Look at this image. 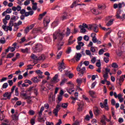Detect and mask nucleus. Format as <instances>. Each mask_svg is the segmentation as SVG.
<instances>
[{
    "instance_id": "48",
    "label": "nucleus",
    "mask_w": 125,
    "mask_h": 125,
    "mask_svg": "<svg viewBox=\"0 0 125 125\" xmlns=\"http://www.w3.org/2000/svg\"><path fill=\"white\" fill-rule=\"evenodd\" d=\"M28 48H26L25 49H21V52H23V53H25V52H28Z\"/></svg>"
},
{
    "instance_id": "27",
    "label": "nucleus",
    "mask_w": 125,
    "mask_h": 125,
    "mask_svg": "<svg viewBox=\"0 0 125 125\" xmlns=\"http://www.w3.org/2000/svg\"><path fill=\"white\" fill-rule=\"evenodd\" d=\"M13 56H14V54L10 53L7 55L6 58H12Z\"/></svg>"
},
{
    "instance_id": "49",
    "label": "nucleus",
    "mask_w": 125,
    "mask_h": 125,
    "mask_svg": "<svg viewBox=\"0 0 125 125\" xmlns=\"http://www.w3.org/2000/svg\"><path fill=\"white\" fill-rule=\"evenodd\" d=\"M111 105H112V106H115V105H116V101H115V99H111Z\"/></svg>"
},
{
    "instance_id": "23",
    "label": "nucleus",
    "mask_w": 125,
    "mask_h": 125,
    "mask_svg": "<svg viewBox=\"0 0 125 125\" xmlns=\"http://www.w3.org/2000/svg\"><path fill=\"white\" fill-rule=\"evenodd\" d=\"M30 57L31 59H33V60H38V57L34 54H31Z\"/></svg>"
},
{
    "instance_id": "63",
    "label": "nucleus",
    "mask_w": 125,
    "mask_h": 125,
    "mask_svg": "<svg viewBox=\"0 0 125 125\" xmlns=\"http://www.w3.org/2000/svg\"><path fill=\"white\" fill-rule=\"evenodd\" d=\"M83 64H84L85 66H88L89 65V62L85 61L84 62Z\"/></svg>"
},
{
    "instance_id": "16",
    "label": "nucleus",
    "mask_w": 125,
    "mask_h": 125,
    "mask_svg": "<svg viewBox=\"0 0 125 125\" xmlns=\"http://www.w3.org/2000/svg\"><path fill=\"white\" fill-rule=\"evenodd\" d=\"M33 6H32V9L33 10H37L38 9V3L35 2L32 3Z\"/></svg>"
},
{
    "instance_id": "24",
    "label": "nucleus",
    "mask_w": 125,
    "mask_h": 125,
    "mask_svg": "<svg viewBox=\"0 0 125 125\" xmlns=\"http://www.w3.org/2000/svg\"><path fill=\"white\" fill-rule=\"evenodd\" d=\"M89 94H90V96L91 97H92V98H95V96H94V95L95 94V92H94L93 91H90Z\"/></svg>"
},
{
    "instance_id": "9",
    "label": "nucleus",
    "mask_w": 125,
    "mask_h": 125,
    "mask_svg": "<svg viewBox=\"0 0 125 125\" xmlns=\"http://www.w3.org/2000/svg\"><path fill=\"white\" fill-rule=\"evenodd\" d=\"M59 81V79H58V74H56L54 76V77H53V79L51 81V83H58Z\"/></svg>"
},
{
    "instance_id": "38",
    "label": "nucleus",
    "mask_w": 125,
    "mask_h": 125,
    "mask_svg": "<svg viewBox=\"0 0 125 125\" xmlns=\"http://www.w3.org/2000/svg\"><path fill=\"white\" fill-rule=\"evenodd\" d=\"M105 50H103V49H101L99 51V54L100 55H102L104 52H105Z\"/></svg>"
},
{
    "instance_id": "40",
    "label": "nucleus",
    "mask_w": 125,
    "mask_h": 125,
    "mask_svg": "<svg viewBox=\"0 0 125 125\" xmlns=\"http://www.w3.org/2000/svg\"><path fill=\"white\" fill-rule=\"evenodd\" d=\"M15 87H16V86L15 85L13 86V87H12L11 91V92H10V94H11H11H12V93L14 92V89H15Z\"/></svg>"
},
{
    "instance_id": "5",
    "label": "nucleus",
    "mask_w": 125,
    "mask_h": 125,
    "mask_svg": "<svg viewBox=\"0 0 125 125\" xmlns=\"http://www.w3.org/2000/svg\"><path fill=\"white\" fill-rule=\"evenodd\" d=\"M82 57V54L80 53H76L74 58L72 59L73 61H76V62H79L81 60Z\"/></svg>"
},
{
    "instance_id": "56",
    "label": "nucleus",
    "mask_w": 125,
    "mask_h": 125,
    "mask_svg": "<svg viewBox=\"0 0 125 125\" xmlns=\"http://www.w3.org/2000/svg\"><path fill=\"white\" fill-rule=\"evenodd\" d=\"M8 83H9L10 86H12V85H13V82H12V80H8Z\"/></svg>"
},
{
    "instance_id": "17",
    "label": "nucleus",
    "mask_w": 125,
    "mask_h": 125,
    "mask_svg": "<svg viewBox=\"0 0 125 125\" xmlns=\"http://www.w3.org/2000/svg\"><path fill=\"white\" fill-rule=\"evenodd\" d=\"M31 80L32 81V82H33V83H39L40 82V81L39 80V79H38V77H33L31 79Z\"/></svg>"
},
{
    "instance_id": "59",
    "label": "nucleus",
    "mask_w": 125,
    "mask_h": 125,
    "mask_svg": "<svg viewBox=\"0 0 125 125\" xmlns=\"http://www.w3.org/2000/svg\"><path fill=\"white\" fill-rule=\"evenodd\" d=\"M7 86H8V84L6 83H4L3 85H2V87L3 88H6L7 87Z\"/></svg>"
},
{
    "instance_id": "64",
    "label": "nucleus",
    "mask_w": 125,
    "mask_h": 125,
    "mask_svg": "<svg viewBox=\"0 0 125 125\" xmlns=\"http://www.w3.org/2000/svg\"><path fill=\"white\" fill-rule=\"evenodd\" d=\"M46 125H54V124L52 122H46Z\"/></svg>"
},
{
    "instance_id": "8",
    "label": "nucleus",
    "mask_w": 125,
    "mask_h": 125,
    "mask_svg": "<svg viewBox=\"0 0 125 125\" xmlns=\"http://www.w3.org/2000/svg\"><path fill=\"white\" fill-rule=\"evenodd\" d=\"M2 28L5 32H8V31H10V32H11V31H12V27L9 26V25L8 26H6V25H2Z\"/></svg>"
},
{
    "instance_id": "37",
    "label": "nucleus",
    "mask_w": 125,
    "mask_h": 125,
    "mask_svg": "<svg viewBox=\"0 0 125 125\" xmlns=\"http://www.w3.org/2000/svg\"><path fill=\"white\" fill-rule=\"evenodd\" d=\"M111 66L113 68H118L119 67V66L118 65V64L116 62L112 63Z\"/></svg>"
},
{
    "instance_id": "47",
    "label": "nucleus",
    "mask_w": 125,
    "mask_h": 125,
    "mask_svg": "<svg viewBox=\"0 0 125 125\" xmlns=\"http://www.w3.org/2000/svg\"><path fill=\"white\" fill-rule=\"evenodd\" d=\"M6 12H7V13L9 14L11 13V12H12V10H11V8H8L6 9Z\"/></svg>"
},
{
    "instance_id": "26",
    "label": "nucleus",
    "mask_w": 125,
    "mask_h": 125,
    "mask_svg": "<svg viewBox=\"0 0 125 125\" xmlns=\"http://www.w3.org/2000/svg\"><path fill=\"white\" fill-rule=\"evenodd\" d=\"M5 39L3 37L0 39V43H1L2 44H4V43L6 42Z\"/></svg>"
},
{
    "instance_id": "62",
    "label": "nucleus",
    "mask_w": 125,
    "mask_h": 125,
    "mask_svg": "<svg viewBox=\"0 0 125 125\" xmlns=\"http://www.w3.org/2000/svg\"><path fill=\"white\" fill-rule=\"evenodd\" d=\"M104 60L105 63H108V62H109V58L104 57Z\"/></svg>"
},
{
    "instance_id": "46",
    "label": "nucleus",
    "mask_w": 125,
    "mask_h": 125,
    "mask_svg": "<svg viewBox=\"0 0 125 125\" xmlns=\"http://www.w3.org/2000/svg\"><path fill=\"white\" fill-rule=\"evenodd\" d=\"M35 25H36L35 23L32 24L30 26H27V27L29 28V30H32V29H33V28H34L35 27Z\"/></svg>"
},
{
    "instance_id": "33",
    "label": "nucleus",
    "mask_w": 125,
    "mask_h": 125,
    "mask_svg": "<svg viewBox=\"0 0 125 125\" xmlns=\"http://www.w3.org/2000/svg\"><path fill=\"white\" fill-rule=\"evenodd\" d=\"M82 25L83 26V28H85V29H88V30L89 28V24L87 25L86 23H83Z\"/></svg>"
},
{
    "instance_id": "42",
    "label": "nucleus",
    "mask_w": 125,
    "mask_h": 125,
    "mask_svg": "<svg viewBox=\"0 0 125 125\" xmlns=\"http://www.w3.org/2000/svg\"><path fill=\"white\" fill-rule=\"evenodd\" d=\"M24 83H29V84H32L33 83H32V81H31L29 80H25L24 81Z\"/></svg>"
},
{
    "instance_id": "57",
    "label": "nucleus",
    "mask_w": 125,
    "mask_h": 125,
    "mask_svg": "<svg viewBox=\"0 0 125 125\" xmlns=\"http://www.w3.org/2000/svg\"><path fill=\"white\" fill-rule=\"evenodd\" d=\"M62 51H60L59 54L57 55V57H58V59H59L60 57H61V56L62 55Z\"/></svg>"
},
{
    "instance_id": "39",
    "label": "nucleus",
    "mask_w": 125,
    "mask_h": 125,
    "mask_svg": "<svg viewBox=\"0 0 125 125\" xmlns=\"http://www.w3.org/2000/svg\"><path fill=\"white\" fill-rule=\"evenodd\" d=\"M77 83H78L79 84H81L83 83V79H82L81 78L78 79L77 80Z\"/></svg>"
},
{
    "instance_id": "7",
    "label": "nucleus",
    "mask_w": 125,
    "mask_h": 125,
    "mask_svg": "<svg viewBox=\"0 0 125 125\" xmlns=\"http://www.w3.org/2000/svg\"><path fill=\"white\" fill-rule=\"evenodd\" d=\"M77 105L78 106V108L77 110L79 112H82L83 111V107L84 105V104L83 102L81 101L78 103Z\"/></svg>"
},
{
    "instance_id": "21",
    "label": "nucleus",
    "mask_w": 125,
    "mask_h": 125,
    "mask_svg": "<svg viewBox=\"0 0 125 125\" xmlns=\"http://www.w3.org/2000/svg\"><path fill=\"white\" fill-rule=\"evenodd\" d=\"M19 117V114H18V112H16L15 114L14 115V118L15 121H18Z\"/></svg>"
},
{
    "instance_id": "31",
    "label": "nucleus",
    "mask_w": 125,
    "mask_h": 125,
    "mask_svg": "<svg viewBox=\"0 0 125 125\" xmlns=\"http://www.w3.org/2000/svg\"><path fill=\"white\" fill-rule=\"evenodd\" d=\"M24 34H28V33L29 32H30V29L29 28V27H26V28L24 30Z\"/></svg>"
},
{
    "instance_id": "29",
    "label": "nucleus",
    "mask_w": 125,
    "mask_h": 125,
    "mask_svg": "<svg viewBox=\"0 0 125 125\" xmlns=\"http://www.w3.org/2000/svg\"><path fill=\"white\" fill-rule=\"evenodd\" d=\"M67 92H68V93H69V94H71V93H72V92H74V91H75V90H73V88H69V89H67Z\"/></svg>"
},
{
    "instance_id": "28",
    "label": "nucleus",
    "mask_w": 125,
    "mask_h": 125,
    "mask_svg": "<svg viewBox=\"0 0 125 125\" xmlns=\"http://www.w3.org/2000/svg\"><path fill=\"white\" fill-rule=\"evenodd\" d=\"M14 25V21H10L9 22V27L12 28V26Z\"/></svg>"
},
{
    "instance_id": "4",
    "label": "nucleus",
    "mask_w": 125,
    "mask_h": 125,
    "mask_svg": "<svg viewBox=\"0 0 125 125\" xmlns=\"http://www.w3.org/2000/svg\"><path fill=\"white\" fill-rule=\"evenodd\" d=\"M58 103L57 104V106L53 110V114L55 116V117H58V112H59V110H60V107H61V105L59 104V102H57Z\"/></svg>"
},
{
    "instance_id": "19",
    "label": "nucleus",
    "mask_w": 125,
    "mask_h": 125,
    "mask_svg": "<svg viewBox=\"0 0 125 125\" xmlns=\"http://www.w3.org/2000/svg\"><path fill=\"white\" fill-rule=\"evenodd\" d=\"M113 22L114 20L111 19L108 22L106 23V26L107 27H110V26L113 24Z\"/></svg>"
},
{
    "instance_id": "55",
    "label": "nucleus",
    "mask_w": 125,
    "mask_h": 125,
    "mask_svg": "<svg viewBox=\"0 0 125 125\" xmlns=\"http://www.w3.org/2000/svg\"><path fill=\"white\" fill-rule=\"evenodd\" d=\"M27 67H28L26 69L27 71H28V70H32V69H33V66L31 64L27 65Z\"/></svg>"
},
{
    "instance_id": "34",
    "label": "nucleus",
    "mask_w": 125,
    "mask_h": 125,
    "mask_svg": "<svg viewBox=\"0 0 125 125\" xmlns=\"http://www.w3.org/2000/svg\"><path fill=\"white\" fill-rule=\"evenodd\" d=\"M83 40L84 41H86V42H88L89 41V37H88V36L85 35L83 37Z\"/></svg>"
},
{
    "instance_id": "61",
    "label": "nucleus",
    "mask_w": 125,
    "mask_h": 125,
    "mask_svg": "<svg viewBox=\"0 0 125 125\" xmlns=\"http://www.w3.org/2000/svg\"><path fill=\"white\" fill-rule=\"evenodd\" d=\"M85 120L86 121H89V120H90V116H89L88 115H86L85 117Z\"/></svg>"
},
{
    "instance_id": "6",
    "label": "nucleus",
    "mask_w": 125,
    "mask_h": 125,
    "mask_svg": "<svg viewBox=\"0 0 125 125\" xmlns=\"http://www.w3.org/2000/svg\"><path fill=\"white\" fill-rule=\"evenodd\" d=\"M60 66H59V71L60 72H62V70H64L66 68V66L64 63V60H62L61 63L58 62Z\"/></svg>"
},
{
    "instance_id": "3",
    "label": "nucleus",
    "mask_w": 125,
    "mask_h": 125,
    "mask_svg": "<svg viewBox=\"0 0 125 125\" xmlns=\"http://www.w3.org/2000/svg\"><path fill=\"white\" fill-rule=\"evenodd\" d=\"M89 31H94L95 33H98V26L96 24H89Z\"/></svg>"
},
{
    "instance_id": "54",
    "label": "nucleus",
    "mask_w": 125,
    "mask_h": 125,
    "mask_svg": "<svg viewBox=\"0 0 125 125\" xmlns=\"http://www.w3.org/2000/svg\"><path fill=\"white\" fill-rule=\"evenodd\" d=\"M10 21H14L15 22V21H16V17L13 16L11 18Z\"/></svg>"
},
{
    "instance_id": "1",
    "label": "nucleus",
    "mask_w": 125,
    "mask_h": 125,
    "mask_svg": "<svg viewBox=\"0 0 125 125\" xmlns=\"http://www.w3.org/2000/svg\"><path fill=\"white\" fill-rule=\"evenodd\" d=\"M33 50L34 52H42L43 50V47L42 44L41 43L35 44L33 46Z\"/></svg>"
},
{
    "instance_id": "45",
    "label": "nucleus",
    "mask_w": 125,
    "mask_h": 125,
    "mask_svg": "<svg viewBox=\"0 0 125 125\" xmlns=\"http://www.w3.org/2000/svg\"><path fill=\"white\" fill-rule=\"evenodd\" d=\"M124 81H125V79H124V76L123 75H122L121 77H120V78L119 79V82L120 83H123L124 82Z\"/></svg>"
},
{
    "instance_id": "44",
    "label": "nucleus",
    "mask_w": 125,
    "mask_h": 125,
    "mask_svg": "<svg viewBox=\"0 0 125 125\" xmlns=\"http://www.w3.org/2000/svg\"><path fill=\"white\" fill-rule=\"evenodd\" d=\"M119 38H123L124 37V33L119 32L118 33Z\"/></svg>"
},
{
    "instance_id": "53",
    "label": "nucleus",
    "mask_w": 125,
    "mask_h": 125,
    "mask_svg": "<svg viewBox=\"0 0 125 125\" xmlns=\"http://www.w3.org/2000/svg\"><path fill=\"white\" fill-rule=\"evenodd\" d=\"M38 120H39V122H44V120H43V118L42 117V116H39Z\"/></svg>"
},
{
    "instance_id": "18",
    "label": "nucleus",
    "mask_w": 125,
    "mask_h": 125,
    "mask_svg": "<svg viewBox=\"0 0 125 125\" xmlns=\"http://www.w3.org/2000/svg\"><path fill=\"white\" fill-rule=\"evenodd\" d=\"M46 12H44V13L41 14L39 15V18H38L39 20H41L42 19L43 16H45L46 14Z\"/></svg>"
},
{
    "instance_id": "50",
    "label": "nucleus",
    "mask_w": 125,
    "mask_h": 125,
    "mask_svg": "<svg viewBox=\"0 0 125 125\" xmlns=\"http://www.w3.org/2000/svg\"><path fill=\"white\" fill-rule=\"evenodd\" d=\"M85 53L87 55H89L90 56L91 55V53L89 50H86Z\"/></svg>"
},
{
    "instance_id": "58",
    "label": "nucleus",
    "mask_w": 125,
    "mask_h": 125,
    "mask_svg": "<svg viewBox=\"0 0 125 125\" xmlns=\"http://www.w3.org/2000/svg\"><path fill=\"white\" fill-rule=\"evenodd\" d=\"M78 45L80 46L81 47L82 46H83V45H84V43H83V42H78Z\"/></svg>"
},
{
    "instance_id": "10",
    "label": "nucleus",
    "mask_w": 125,
    "mask_h": 125,
    "mask_svg": "<svg viewBox=\"0 0 125 125\" xmlns=\"http://www.w3.org/2000/svg\"><path fill=\"white\" fill-rule=\"evenodd\" d=\"M94 114L95 116H99L100 115V109L97 107H95V109L93 110Z\"/></svg>"
},
{
    "instance_id": "25",
    "label": "nucleus",
    "mask_w": 125,
    "mask_h": 125,
    "mask_svg": "<svg viewBox=\"0 0 125 125\" xmlns=\"http://www.w3.org/2000/svg\"><path fill=\"white\" fill-rule=\"evenodd\" d=\"M91 11L95 15H98V13H97V12H96V9L95 8H93V9H92L91 10Z\"/></svg>"
},
{
    "instance_id": "52",
    "label": "nucleus",
    "mask_w": 125,
    "mask_h": 125,
    "mask_svg": "<svg viewBox=\"0 0 125 125\" xmlns=\"http://www.w3.org/2000/svg\"><path fill=\"white\" fill-rule=\"evenodd\" d=\"M24 5L27 6L28 5V4H30V0H26L24 1Z\"/></svg>"
},
{
    "instance_id": "15",
    "label": "nucleus",
    "mask_w": 125,
    "mask_h": 125,
    "mask_svg": "<svg viewBox=\"0 0 125 125\" xmlns=\"http://www.w3.org/2000/svg\"><path fill=\"white\" fill-rule=\"evenodd\" d=\"M44 40H45V42H47V43H50V42H51V39L49 37H45Z\"/></svg>"
},
{
    "instance_id": "13",
    "label": "nucleus",
    "mask_w": 125,
    "mask_h": 125,
    "mask_svg": "<svg viewBox=\"0 0 125 125\" xmlns=\"http://www.w3.org/2000/svg\"><path fill=\"white\" fill-rule=\"evenodd\" d=\"M84 72H85V67H83L81 70V72L78 73L79 76L81 77H83V74H84Z\"/></svg>"
},
{
    "instance_id": "14",
    "label": "nucleus",
    "mask_w": 125,
    "mask_h": 125,
    "mask_svg": "<svg viewBox=\"0 0 125 125\" xmlns=\"http://www.w3.org/2000/svg\"><path fill=\"white\" fill-rule=\"evenodd\" d=\"M66 19H68V15L67 13L64 12L63 15L62 17V20L64 21V20H66Z\"/></svg>"
},
{
    "instance_id": "43",
    "label": "nucleus",
    "mask_w": 125,
    "mask_h": 125,
    "mask_svg": "<svg viewBox=\"0 0 125 125\" xmlns=\"http://www.w3.org/2000/svg\"><path fill=\"white\" fill-rule=\"evenodd\" d=\"M16 96H18L19 95V92H18V87H16L15 90Z\"/></svg>"
},
{
    "instance_id": "41",
    "label": "nucleus",
    "mask_w": 125,
    "mask_h": 125,
    "mask_svg": "<svg viewBox=\"0 0 125 125\" xmlns=\"http://www.w3.org/2000/svg\"><path fill=\"white\" fill-rule=\"evenodd\" d=\"M92 41L94 43H96L97 42V38H96V36L95 37H93V38L92 39Z\"/></svg>"
},
{
    "instance_id": "30",
    "label": "nucleus",
    "mask_w": 125,
    "mask_h": 125,
    "mask_svg": "<svg viewBox=\"0 0 125 125\" xmlns=\"http://www.w3.org/2000/svg\"><path fill=\"white\" fill-rule=\"evenodd\" d=\"M90 51L93 53L96 52V49H95V47L91 46L90 48Z\"/></svg>"
},
{
    "instance_id": "51",
    "label": "nucleus",
    "mask_w": 125,
    "mask_h": 125,
    "mask_svg": "<svg viewBox=\"0 0 125 125\" xmlns=\"http://www.w3.org/2000/svg\"><path fill=\"white\" fill-rule=\"evenodd\" d=\"M35 72L36 73V74H38V75H42L43 74L41 70H37L35 71Z\"/></svg>"
},
{
    "instance_id": "32",
    "label": "nucleus",
    "mask_w": 125,
    "mask_h": 125,
    "mask_svg": "<svg viewBox=\"0 0 125 125\" xmlns=\"http://www.w3.org/2000/svg\"><path fill=\"white\" fill-rule=\"evenodd\" d=\"M71 51H72V48H71V47H69L66 51V53H67V54H69L71 53Z\"/></svg>"
},
{
    "instance_id": "2",
    "label": "nucleus",
    "mask_w": 125,
    "mask_h": 125,
    "mask_svg": "<svg viewBox=\"0 0 125 125\" xmlns=\"http://www.w3.org/2000/svg\"><path fill=\"white\" fill-rule=\"evenodd\" d=\"M64 37H65V34L62 33H59L58 31H56L55 33L53 34L54 40H57V38H59L60 41H62Z\"/></svg>"
},
{
    "instance_id": "22",
    "label": "nucleus",
    "mask_w": 125,
    "mask_h": 125,
    "mask_svg": "<svg viewBox=\"0 0 125 125\" xmlns=\"http://www.w3.org/2000/svg\"><path fill=\"white\" fill-rule=\"evenodd\" d=\"M67 80L65 78H64L62 80V81L60 83V85H63V84L65 83H67Z\"/></svg>"
},
{
    "instance_id": "20",
    "label": "nucleus",
    "mask_w": 125,
    "mask_h": 125,
    "mask_svg": "<svg viewBox=\"0 0 125 125\" xmlns=\"http://www.w3.org/2000/svg\"><path fill=\"white\" fill-rule=\"evenodd\" d=\"M65 75H68V77L70 79H72L73 78V77H74V74L73 73H70V72L66 71L65 72Z\"/></svg>"
},
{
    "instance_id": "12",
    "label": "nucleus",
    "mask_w": 125,
    "mask_h": 125,
    "mask_svg": "<svg viewBox=\"0 0 125 125\" xmlns=\"http://www.w3.org/2000/svg\"><path fill=\"white\" fill-rule=\"evenodd\" d=\"M41 29L35 28L33 29L32 34L33 35H36V34H38V33H39V32H41Z\"/></svg>"
},
{
    "instance_id": "11",
    "label": "nucleus",
    "mask_w": 125,
    "mask_h": 125,
    "mask_svg": "<svg viewBox=\"0 0 125 125\" xmlns=\"http://www.w3.org/2000/svg\"><path fill=\"white\" fill-rule=\"evenodd\" d=\"M3 97H7V98H4V100H6V99H10V98L11 97V94L8 93V92H5L3 95Z\"/></svg>"
},
{
    "instance_id": "60",
    "label": "nucleus",
    "mask_w": 125,
    "mask_h": 125,
    "mask_svg": "<svg viewBox=\"0 0 125 125\" xmlns=\"http://www.w3.org/2000/svg\"><path fill=\"white\" fill-rule=\"evenodd\" d=\"M4 19L6 20H9L10 19V15H6Z\"/></svg>"
},
{
    "instance_id": "36",
    "label": "nucleus",
    "mask_w": 125,
    "mask_h": 125,
    "mask_svg": "<svg viewBox=\"0 0 125 125\" xmlns=\"http://www.w3.org/2000/svg\"><path fill=\"white\" fill-rule=\"evenodd\" d=\"M62 107L64 109H66L67 107H68V104L67 103H64L62 104Z\"/></svg>"
},
{
    "instance_id": "35",
    "label": "nucleus",
    "mask_w": 125,
    "mask_h": 125,
    "mask_svg": "<svg viewBox=\"0 0 125 125\" xmlns=\"http://www.w3.org/2000/svg\"><path fill=\"white\" fill-rule=\"evenodd\" d=\"M61 46H63V42H62V43L60 42L59 43L58 50H60V49H61V48H62Z\"/></svg>"
}]
</instances>
